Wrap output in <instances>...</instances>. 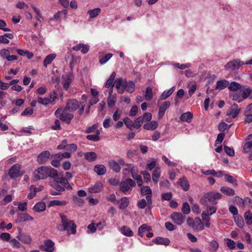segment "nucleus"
Segmentation results:
<instances>
[{"mask_svg":"<svg viewBox=\"0 0 252 252\" xmlns=\"http://www.w3.org/2000/svg\"><path fill=\"white\" fill-rule=\"evenodd\" d=\"M33 176L35 180L46 179L48 177L55 178L59 176L58 171L50 166H42L36 169Z\"/></svg>","mask_w":252,"mask_h":252,"instance_id":"obj_1","label":"nucleus"},{"mask_svg":"<svg viewBox=\"0 0 252 252\" xmlns=\"http://www.w3.org/2000/svg\"><path fill=\"white\" fill-rule=\"evenodd\" d=\"M222 197L221 193L210 191L206 193L200 199V203L204 206H207L208 202H210L213 204H216L217 202L216 199H220Z\"/></svg>","mask_w":252,"mask_h":252,"instance_id":"obj_2","label":"nucleus"},{"mask_svg":"<svg viewBox=\"0 0 252 252\" xmlns=\"http://www.w3.org/2000/svg\"><path fill=\"white\" fill-rule=\"evenodd\" d=\"M60 216L61 219L63 230L67 231L68 234H75L76 232L77 226L74 221H69L66 216L63 214H60Z\"/></svg>","mask_w":252,"mask_h":252,"instance_id":"obj_3","label":"nucleus"},{"mask_svg":"<svg viewBox=\"0 0 252 252\" xmlns=\"http://www.w3.org/2000/svg\"><path fill=\"white\" fill-rule=\"evenodd\" d=\"M65 108L63 110L61 108H59L55 112V115L57 118L65 122L66 124H69L71 121L74 117L73 114L69 113Z\"/></svg>","mask_w":252,"mask_h":252,"instance_id":"obj_4","label":"nucleus"},{"mask_svg":"<svg viewBox=\"0 0 252 252\" xmlns=\"http://www.w3.org/2000/svg\"><path fill=\"white\" fill-rule=\"evenodd\" d=\"M135 186V182L133 180L127 178L119 184V189L122 192L126 193L131 189V187H134Z\"/></svg>","mask_w":252,"mask_h":252,"instance_id":"obj_5","label":"nucleus"},{"mask_svg":"<svg viewBox=\"0 0 252 252\" xmlns=\"http://www.w3.org/2000/svg\"><path fill=\"white\" fill-rule=\"evenodd\" d=\"M244 64V62L239 59L233 60L227 63L224 66L225 69L227 71H234L238 69L242 65Z\"/></svg>","mask_w":252,"mask_h":252,"instance_id":"obj_6","label":"nucleus"},{"mask_svg":"<svg viewBox=\"0 0 252 252\" xmlns=\"http://www.w3.org/2000/svg\"><path fill=\"white\" fill-rule=\"evenodd\" d=\"M79 106V102L77 100L69 99L67 101L65 108L68 111L74 112L78 109Z\"/></svg>","mask_w":252,"mask_h":252,"instance_id":"obj_7","label":"nucleus"},{"mask_svg":"<svg viewBox=\"0 0 252 252\" xmlns=\"http://www.w3.org/2000/svg\"><path fill=\"white\" fill-rule=\"evenodd\" d=\"M185 218V216L179 212H174L171 215V219L178 225H181L184 222Z\"/></svg>","mask_w":252,"mask_h":252,"instance_id":"obj_8","label":"nucleus"},{"mask_svg":"<svg viewBox=\"0 0 252 252\" xmlns=\"http://www.w3.org/2000/svg\"><path fill=\"white\" fill-rule=\"evenodd\" d=\"M50 153L48 151H45L41 152L39 155L37 156V161L40 164H43L46 163L50 157Z\"/></svg>","mask_w":252,"mask_h":252,"instance_id":"obj_9","label":"nucleus"},{"mask_svg":"<svg viewBox=\"0 0 252 252\" xmlns=\"http://www.w3.org/2000/svg\"><path fill=\"white\" fill-rule=\"evenodd\" d=\"M21 166L19 164L13 165L9 170L8 175L12 179H15L18 177L19 174Z\"/></svg>","mask_w":252,"mask_h":252,"instance_id":"obj_10","label":"nucleus"},{"mask_svg":"<svg viewBox=\"0 0 252 252\" xmlns=\"http://www.w3.org/2000/svg\"><path fill=\"white\" fill-rule=\"evenodd\" d=\"M55 181L58 182L59 184L64 186L66 189H72L71 186L69 184L67 179L63 176L58 177H56L55 178H53Z\"/></svg>","mask_w":252,"mask_h":252,"instance_id":"obj_11","label":"nucleus"},{"mask_svg":"<svg viewBox=\"0 0 252 252\" xmlns=\"http://www.w3.org/2000/svg\"><path fill=\"white\" fill-rule=\"evenodd\" d=\"M135 83L132 81H124L123 88L126 89V92L132 93L135 91Z\"/></svg>","mask_w":252,"mask_h":252,"instance_id":"obj_12","label":"nucleus"},{"mask_svg":"<svg viewBox=\"0 0 252 252\" xmlns=\"http://www.w3.org/2000/svg\"><path fill=\"white\" fill-rule=\"evenodd\" d=\"M240 112V109L239 108L237 104L234 103L230 108L229 111L227 112V116H231L233 118H235Z\"/></svg>","mask_w":252,"mask_h":252,"instance_id":"obj_13","label":"nucleus"},{"mask_svg":"<svg viewBox=\"0 0 252 252\" xmlns=\"http://www.w3.org/2000/svg\"><path fill=\"white\" fill-rule=\"evenodd\" d=\"M170 105V102L169 101H165L159 106L158 115L159 119L162 118L165 112L169 107Z\"/></svg>","mask_w":252,"mask_h":252,"instance_id":"obj_14","label":"nucleus"},{"mask_svg":"<svg viewBox=\"0 0 252 252\" xmlns=\"http://www.w3.org/2000/svg\"><path fill=\"white\" fill-rule=\"evenodd\" d=\"M17 238L25 244H30L32 242V238L30 236L24 233H20L17 236Z\"/></svg>","mask_w":252,"mask_h":252,"instance_id":"obj_15","label":"nucleus"},{"mask_svg":"<svg viewBox=\"0 0 252 252\" xmlns=\"http://www.w3.org/2000/svg\"><path fill=\"white\" fill-rule=\"evenodd\" d=\"M204 225L201 219L198 217L195 218L192 229L196 231H201L204 229Z\"/></svg>","mask_w":252,"mask_h":252,"instance_id":"obj_16","label":"nucleus"},{"mask_svg":"<svg viewBox=\"0 0 252 252\" xmlns=\"http://www.w3.org/2000/svg\"><path fill=\"white\" fill-rule=\"evenodd\" d=\"M153 242L158 245H163L168 246L170 243V240L166 238L158 237L153 240Z\"/></svg>","mask_w":252,"mask_h":252,"instance_id":"obj_17","label":"nucleus"},{"mask_svg":"<svg viewBox=\"0 0 252 252\" xmlns=\"http://www.w3.org/2000/svg\"><path fill=\"white\" fill-rule=\"evenodd\" d=\"M33 220V218L27 213H20L18 214L17 221L20 222L32 220Z\"/></svg>","mask_w":252,"mask_h":252,"instance_id":"obj_18","label":"nucleus"},{"mask_svg":"<svg viewBox=\"0 0 252 252\" xmlns=\"http://www.w3.org/2000/svg\"><path fill=\"white\" fill-rule=\"evenodd\" d=\"M102 189V184L99 182H96L93 186L89 188V190L91 193H98L100 192Z\"/></svg>","mask_w":252,"mask_h":252,"instance_id":"obj_19","label":"nucleus"},{"mask_svg":"<svg viewBox=\"0 0 252 252\" xmlns=\"http://www.w3.org/2000/svg\"><path fill=\"white\" fill-rule=\"evenodd\" d=\"M113 55L111 53L107 54L104 55L103 53H100L99 54V62L100 64L105 63L112 57Z\"/></svg>","mask_w":252,"mask_h":252,"instance_id":"obj_20","label":"nucleus"},{"mask_svg":"<svg viewBox=\"0 0 252 252\" xmlns=\"http://www.w3.org/2000/svg\"><path fill=\"white\" fill-rule=\"evenodd\" d=\"M178 184L182 187L184 190L187 191L189 190V184L185 178H180L178 181Z\"/></svg>","mask_w":252,"mask_h":252,"instance_id":"obj_21","label":"nucleus"},{"mask_svg":"<svg viewBox=\"0 0 252 252\" xmlns=\"http://www.w3.org/2000/svg\"><path fill=\"white\" fill-rule=\"evenodd\" d=\"M54 243L51 240H48L45 242V246L43 250L47 252H52L54 250Z\"/></svg>","mask_w":252,"mask_h":252,"instance_id":"obj_22","label":"nucleus"},{"mask_svg":"<svg viewBox=\"0 0 252 252\" xmlns=\"http://www.w3.org/2000/svg\"><path fill=\"white\" fill-rule=\"evenodd\" d=\"M46 209V204L43 201H40L35 204L33 209L36 212H40L44 211Z\"/></svg>","mask_w":252,"mask_h":252,"instance_id":"obj_23","label":"nucleus"},{"mask_svg":"<svg viewBox=\"0 0 252 252\" xmlns=\"http://www.w3.org/2000/svg\"><path fill=\"white\" fill-rule=\"evenodd\" d=\"M158 126V122L157 121H153L144 124L143 128L146 130H153L155 129Z\"/></svg>","mask_w":252,"mask_h":252,"instance_id":"obj_24","label":"nucleus"},{"mask_svg":"<svg viewBox=\"0 0 252 252\" xmlns=\"http://www.w3.org/2000/svg\"><path fill=\"white\" fill-rule=\"evenodd\" d=\"M94 171L98 175H102L105 174L106 170L105 166L102 164H97L94 166Z\"/></svg>","mask_w":252,"mask_h":252,"instance_id":"obj_25","label":"nucleus"},{"mask_svg":"<svg viewBox=\"0 0 252 252\" xmlns=\"http://www.w3.org/2000/svg\"><path fill=\"white\" fill-rule=\"evenodd\" d=\"M110 167L115 172H119L121 170V167L117 162L114 160H111L109 162Z\"/></svg>","mask_w":252,"mask_h":252,"instance_id":"obj_26","label":"nucleus"},{"mask_svg":"<svg viewBox=\"0 0 252 252\" xmlns=\"http://www.w3.org/2000/svg\"><path fill=\"white\" fill-rule=\"evenodd\" d=\"M152 230V228L150 226H148L146 224L141 225L138 228V233L140 237H143L144 233L146 231H150Z\"/></svg>","mask_w":252,"mask_h":252,"instance_id":"obj_27","label":"nucleus"},{"mask_svg":"<svg viewBox=\"0 0 252 252\" xmlns=\"http://www.w3.org/2000/svg\"><path fill=\"white\" fill-rule=\"evenodd\" d=\"M192 117V114L190 112H187L181 115L180 117V119L182 121H185L189 123L191 122Z\"/></svg>","mask_w":252,"mask_h":252,"instance_id":"obj_28","label":"nucleus"},{"mask_svg":"<svg viewBox=\"0 0 252 252\" xmlns=\"http://www.w3.org/2000/svg\"><path fill=\"white\" fill-rule=\"evenodd\" d=\"M233 202L236 203L239 207L243 209L245 208V198L244 199H243L239 196H236L233 198Z\"/></svg>","mask_w":252,"mask_h":252,"instance_id":"obj_29","label":"nucleus"},{"mask_svg":"<svg viewBox=\"0 0 252 252\" xmlns=\"http://www.w3.org/2000/svg\"><path fill=\"white\" fill-rule=\"evenodd\" d=\"M65 59L66 62H69L70 67L71 69H72L75 64L74 56L70 53L68 52L65 55Z\"/></svg>","mask_w":252,"mask_h":252,"instance_id":"obj_30","label":"nucleus"},{"mask_svg":"<svg viewBox=\"0 0 252 252\" xmlns=\"http://www.w3.org/2000/svg\"><path fill=\"white\" fill-rule=\"evenodd\" d=\"M229 85V82L226 80L217 81L216 89L222 90Z\"/></svg>","mask_w":252,"mask_h":252,"instance_id":"obj_31","label":"nucleus"},{"mask_svg":"<svg viewBox=\"0 0 252 252\" xmlns=\"http://www.w3.org/2000/svg\"><path fill=\"white\" fill-rule=\"evenodd\" d=\"M50 185L58 192H63L65 190V188L63 186L60 185V184L55 180L52 182H50Z\"/></svg>","mask_w":252,"mask_h":252,"instance_id":"obj_32","label":"nucleus"},{"mask_svg":"<svg viewBox=\"0 0 252 252\" xmlns=\"http://www.w3.org/2000/svg\"><path fill=\"white\" fill-rule=\"evenodd\" d=\"M248 140L249 141L245 143L243 147V150L245 153L249 152L250 149L252 148V134L248 136Z\"/></svg>","mask_w":252,"mask_h":252,"instance_id":"obj_33","label":"nucleus"},{"mask_svg":"<svg viewBox=\"0 0 252 252\" xmlns=\"http://www.w3.org/2000/svg\"><path fill=\"white\" fill-rule=\"evenodd\" d=\"M97 158V155L94 152H88L85 154V158L86 160L90 162L94 161Z\"/></svg>","mask_w":252,"mask_h":252,"instance_id":"obj_34","label":"nucleus"},{"mask_svg":"<svg viewBox=\"0 0 252 252\" xmlns=\"http://www.w3.org/2000/svg\"><path fill=\"white\" fill-rule=\"evenodd\" d=\"M17 52L19 55L26 56L29 59H31L33 57V53L28 50L18 49L17 50Z\"/></svg>","mask_w":252,"mask_h":252,"instance_id":"obj_35","label":"nucleus"},{"mask_svg":"<svg viewBox=\"0 0 252 252\" xmlns=\"http://www.w3.org/2000/svg\"><path fill=\"white\" fill-rule=\"evenodd\" d=\"M220 190L221 192L228 196H233L235 193L233 189L227 187H221Z\"/></svg>","mask_w":252,"mask_h":252,"instance_id":"obj_36","label":"nucleus"},{"mask_svg":"<svg viewBox=\"0 0 252 252\" xmlns=\"http://www.w3.org/2000/svg\"><path fill=\"white\" fill-rule=\"evenodd\" d=\"M116 74L115 72H113L109 78L108 79L105 84V87L106 88H109L110 87H113L114 86V80L116 77Z\"/></svg>","mask_w":252,"mask_h":252,"instance_id":"obj_37","label":"nucleus"},{"mask_svg":"<svg viewBox=\"0 0 252 252\" xmlns=\"http://www.w3.org/2000/svg\"><path fill=\"white\" fill-rule=\"evenodd\" d=\"M228 89L230 91H236L242 89V86L241 84L236 82H232L228 86Z\"/></svg>","mask_w":252,"mask_h":252,"instance_id":"obj_38","label":"nucleus"},{"mask_svg":"<svg viewBox=\"0 0 252 252\" xmlns=\"http://www.w3.org/2000/svg\"><path fill=\"white\" fill-rule=\"evenodd\" d=\"M121 232L125 236L131 237L133 235V231L127 226H123L121 228Z\"/></svg>","mask_w":252,"mask_h":252,"instance_id":"obj_39","label":"nucleus"},{"mask_svg":"<svg viewBox=\"0 0 252 252\" xmlns=\"http://www.w3.org/2000/svg\"><path fill=\"white\" fill-rule=\"evenodd\" d=\"M119 202L120 203L119 208L120 209H124L126 208L129 204L128 199L126 197H122Z\"/></svg>","mask_w":252,"mask_h":252,"instance_id":"obj_40","label":"nucleus"},{"mask_svg":"<svg viewBox=\"0 0 252 252\" xmlns=\"http://www.w3.org/2000/svg\"><path fill=\"white\" fill-rule=\"evenodd\" d=\"M72 81V76L71 74H68L67 75L66 78L64 80V81L63 83V87L64 89L67 90Z\"/></svg>","mask_w":252,"mask_h":252,"instance_id":"obj_41","label":"nucleus"},{"mask_svg":"<svg viewBox=\"0 0 252 252\" xmlns=\"http://www.w3.org/2000/svg\"><path fill=\"white\" fill-rule=\"evenodd\" d=\"M209 251L210 252H216L219 247V243L215 240H212L209 242Z\"/></svg>","mask_w":252,"mask_h":252,"instance_id":"obj_42","label":"nucleus"},{"mask_svg":"<svg viewBox=\"0 0 252 252\" xmlns=\"http://www.w3.org/2000/svg\"><path fill=\"white\" fill-rule=\"evenodd\" d=\"M144 97L145 99L147 101H150L152 99L153 97V93L151 87H148L146 88Z\"/></svg>","mask_w":252,"mask_h":252,"instance_id":"obj_43","label":"nucleus"},{"mask_svg":"<svg viewBox=\"0 0 252 252\" xmlns=\"http://www.w3.org/2000/svg\"><path fill=\"white\" fill-rule=\"evenodd\" d=\"M159 176L160 169L159 167H157L154 170L152 174V179L155 184H157L158 182Z\"/></svg>","mask_w":252,"mask_h":252,"instance_id":"obj_44","label":"nucleus"},{"mask_svg":"<svg viewBox=\"0 0 252 252\" xmlns=\"http://www.w3.org/2000/svg\"><path fill=\"white\" fill-rule=\"evenodd\" d=\"M56 56V54H51L46 56L43 61L44 66L46 67L48 64H50L52 61L55 58Z\"/></svg>","mask_w":252,"mask_h":252,"instance_id":"obj_45","label":"nucleus"},{"mask_svg":"<svg viewBox=\"0 0 252 252\" xmlns=\"http://www.w3.org/2000/svg\"><path fill=\"white\" fill-rule=\"evenodd\" d=\"M173 88L170 89L168 91H164L160 96L161 100H164L169 97L173 93Z\"/></svg>","mask_w":252,"mask_h":252,"instance_id":"obj_46","label":"nucleus"},{"mask_svg":"<svg viewBox=\"0 0 252 252\" xmlns=\"http://www.w3.org/2000/svg\"><path fill=\"white\" fill-rule=\"evenodd\" d=\"M244 218L246 222L248 225L252 224V213L250 211L245 212L244 214Z\"/></svg>","mask_w":252,"mask_h":252,"instance_id":"obj_47","label":"nucleus"},{"mask_svg":"<svg viewBox=\"0 0 252 252\" xmlns=\"http://www.w3.org/2000/svg\"><path fill=\"white\" fill-rule=\"evenodd\" d=\"M224 177L226 181L232 184L233 186L235 187H237L238 186L237 180L235 179L233 177L228 174H225L224 175Z\"/></svg>","mask_w":252,"mask_h":252,"instance_id":"obj_48","label":"nucleus"},{"mask_svg":"<svg viewBox=\"0 0 252 252\" xmlns=\"http://www.w3.org/2000/svg\"><path fill=\"white\" fill-rule=\"evenodd\" d=\"M241 95H242V98L239 100L238 102H242L244 99H246L249 96L250 97V88L245 89L243 90L242 93H241Z\"/></svg>","mask_w":252,"mask_h":252,"instance_id":"obj_49","label":"nucleus"},{"mask_svg":"<svg viewBox=\"0 0 252 252\" xmlns=\"http://www.w3.org/2000/svg\"><path fill=\"white\" fill-rule=\"evenodd\" d=\"M234 220L237 224V225L239 228H242L244 226V223L242 217L237 216H234Z\"/></svg>","mask_w":252,"mask_h":252,"instance_id":"obj_50","label":"nucleus"},{"mask_svg":"<svg viewBox=\"0 0 252 252\" xmlns=\"http://www.w3.org/2000/svg\"><path fill=\"white\" fill-rule=\"evenodd\" d=\"M181 210L182 212L185 215H187L189 213L190 211V208L189 203L187 202L183 203Z\"/></svg>","mask_w":252,"mask_h":252,"instance_id":"obj_51","label":"nucleus"},{"mask_svg":"<svg viewBox=\"0 0 252 252\" xmlns=\"http://www.w3.org/2000/svg\"><path fill=\"white\" fill-rule=\"evenodd\" d=\"M207 206V208L206 210L203 211V212H206V214L209 216H211L213 214L215 213L217 211V208L214 206Z\"/></svg>","mask_w":252,"mask_h":252,"instance_id":"obj_52","label":"nucleus"},{"mask_svg":"<svg viewBox=\"0 0 252 252\" xmlns=\"http://www.w3.org/2000/svg\"><path fill=\"white\" fill-rule=\"evenodd\" d=\"M37 101L39 103L46 105L50 103H52V101L49 98H42L41 97H38L37 98Z\"/></svg>","mask_w":252,"mask_h":252,"instance_id":"obj_53","label":"nucleus"},{"mask_svg":"<svg viewBox=\"0 0 252 252\" xmlns=\"http://www.w3.org/2000/svg\"><path fill=\"white\" fill-rule=\"evenodd\" d=\"M141 193L142 195H145L152 194V191L149 186H145L141 188Z\"/></svg>","mask_w":252,"mask_h":252,"instance_id":"obj_54","label":"nucleus"},{"mask_svg":"<svg viewBox=\"0 0 252 252\" xmlns=\"http://www.w3.org/2000/svg\"><path fill=\"white\" fill-rule=\"evenodd\" d=\"M66 204V202L65 201H60L57 200H54L51 201L49 204V206H63Z\"/></svg>","mask_w":252,"mask_h":252,"instance_id":"obj_55","label":"nucleus"},{"mask_svg":"<svg viewBox=\"0 0 252 252\" xmlns=\"http://www.w3.org/2000/svg\"><path fill=\"white\" fill-rule=\"evenodd\" d=\"M126 126L130 129L132 130L133 127V122L128 117H126L123 120Z\"/></svg>","mask_w":252,"mask_h":252,"instance_id":"obj_56","label":"nucleus"},{"mask_svg":"<svg viewBox=\"0 0 252 252\" xmlns=\"http://www.w3.org/2000/svg\"><path fill=\"white\" fill-rule=\"evenodd\" d=\"M55 158H59L62 160L63 158H69L70 157V154L68 152H65L63 154H57L54 156Z\"/></svg>","mask_w":252,"mask_h":252,"instance_id":"obj_57","label":"nucleus"},{"mask_svg":"<svg viewBox=\"0 0 252 252\" xmlns=\"http://www.w3.org/2000/svg\"><path fill=\"white\" fill-rule=\"evenodd\" d=\"M101 13V9L99 8H96L92 10H89L87 12L90 16H97Z\"/></svg>","mask_w":252,"mask_h":252,"instance_id":"obj_58","label":"nucleus"},{"mask_svg":"<svg viewBox=\"0 0 252 252\" xmlns=\"http://www.w3.org/2000/svg\"><path fill=\"white\" fill-rule=\"evenodd\" d=\"M224 149L227 155L231 157H233L234 156L235 152L232 148L229 147L227 146H224Z\"/></svg>","mask_w":252,"mask_h":252,"instance_id":"obj_59","label":"nucleus"},{"mask_svg":"<svg viewBox=\"0 0 252 252\" xmlns=\"http://www.w3.org/2000/svg\"><path fill=\"white\" fill-rule=\"evenodd\" d=\"M231 125L228 126L227 124L224 122H221L219 125V129L220 131L223 132L225 131L227 128L230 127Z\"/></svg>","mask_w":252,"mask_h":252,"instance_id":"obj_60","label":"nucleus"},{"mask_svg":"<svg viewBox=\"0 0 252 252\" xmlns=\"http://www.w3.org/2000/svg\"><path fill=\"white\" fill-rule=\"evenodd\" d=\"M147 205L148 204L145 199H140L137 202V206L140 209H144Z\"/></svg>","mask_w":252,"mask_h":252,"instance_id":"obj_61","label":"nucleus"},{"mask_svg":"<svg viewBox=\"0 0 252 252\" xmlns=\"http://www.w3.org/2000/svg\"><path fill=\"white\" fill-rule=\"evenodd\" d=\"M72 199L74 202L77 204L79 206H81L84 204V202L83 199H81L75 195L73 196Z\"/></svg>","mask_w":252,"mask_h":252,"instance_id":"obj_62","label":"nucleus"},{"mask_svg":"<svg viewBox=\"0 0 252 252\" xmlns=\"http://www.w3.org/2000/svg\"><path fill=\"white\" fill-rule=\"evenodd\" d=\"M225 136V134L223 132L220 133L218 136L217 139L215 141V145L221 143Z\"/></svg>","mask_w":252,"mask_h":252,"instance_id":"obj_63","label":"nucleus"},{"mask_svg":"<svg viewBox=\"0 0 252 252\" xmlns=\"http://www.w3.org/2000/svg\"><path fill=\"white\" fill-rule=\"evenodd\" d=\"M9 242L13 248H20L21 247V244L19 241L16 239H12Z\"/></svg>","mask_w":252,"mask_h":252,"instance_id":"obj_64","label":"nucleus"}]
</instances>
